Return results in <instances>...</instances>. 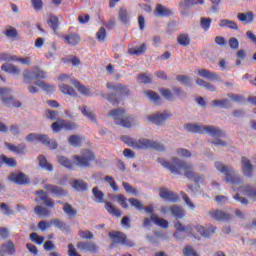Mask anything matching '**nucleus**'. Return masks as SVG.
Listing matches in <instances>:
<instances>
[{
	"instance_id": "423d86ee",
	"label": "nucleus",
	"mask_w": 256,
	"mask_h": 256,
	"mask_svg": "<svg viewBox=\"0 0 256 256\" xmlns=\"http://www.w3.org/2000/svg\"><path fill=\"white\" fill-rule=\"evenodd\" d=\"M106 87L107 89L115 91V93H111L107 97L108 101L113 105H117V103H119V97H127L129 95V88L127 86H123V84H113L108 82Z\"/></svg>"
},
{
	"instance_id": "0e129e2a",
	"label": "nucleus",
	"mask_w": 256,
	"mask_h": 256,
	"mask_svg": "<svg viewBox=\"0 0 256 256\" xmlns=\"http://www.w3.org/2000/svg\"><path fill=\"white\" fill-rule=\"evenodd\" d=\"M146 95L149 97L150 101H153V103H159L161 101V96L155 91L149 90L146 92Z\"/></svg>"
},
{
	"instance_id": "338daca9",
	"label": "nucleus",
	"mask_w": 256,
	"mask_h": 256,
	"mask_svg": "<svg viewBox=\"0 0 256 256\" xmlns=\"http://www.w3.org/2000/svg\"><path fill=\"white\" fill-rule=\"evenodd\" d=\"M14 62L21 63V65H31V57H18L14 55Z\"/></svg>"
},
{
	"instance_id": "aec40b11",
	"label": "nucleus",
	"mask_w": 256,
	"mask_h": 256,
	"mask_svg": "<svg viewBox=\"0 0 256 256\" xmlns=\"http://www.w3.org/2000/svg\"><path fill=\"white\" fill-rule=\"evenodd\" d=\"M170 117H171V114L167 112L157 113V114L148 116V121H150V123H154V125H163V123H165V121H167V119H169Z\"/></svg>"
},
{
	"instance_id": "c85d7f7f",
	"label": "nucleus",
	"mask_w": 256,
	"mask_h": 256,
	"mask_svg": "<svg viewBox=\"0 0 256 256\" xmlns=\"http://www.w3.org/2000/svg\"><path fill=\"white\" fill-rule=\"evenodd\" d=\"M198 75L204 79H210L211 81H219L220 79L217 73H213L207 69H198Z\"/></svg>"
},
{
	"instance_id": "20e7f679",
	"label": "nucleus",
	"mask_w": 256,
	"mask_h": 256,
	"mask_svg": "<svg viewBox=\"0 0 256 256\" xmlns=\"http://www.w3.org/2000/svg\"><path fill=\"white\" fill-rule=\"evenodd\" d=\"M215 168L220 173H223L225 175V181L226 183H231L232 185H241L243 183V180L239 175H237V172L233 169V167L223 164V162H215Z\"/></svg>"
},
{
	"instance_id": "603ef678",
	"label": "nucleus",
	"mask_w": 256,
	"mask_h": 256,
	"mask_svg": "<svg viewBox=\"0 0 256 256\" xmlns=\"http://www.w3.org/2000/svg\"><path fill=\"white\" fill-rule=\"evenodd\" d=\"M72 187L77 191H87V183L83 180H74L72 182Z\"/></svg>"
},
{
	"instance_id": "13d9d810",
	"label": "nucleus",
	"mask_w": 256,
	"mask_h": 256,
	"mask_svg": "<svg viewBox=\"0 0 256 256\" xmlns=\"http://www.w3.org/2000/svg\"><path fill=\"white\" fill-rule=\"evenodd\" d=\"M106 37H107V30H105V27H100L96 33V39L100 43H103L105 42Z\"/></svg>"
},
{
	"instance_id": "473e14b6",
	"label": "nucleus",
	"mask_w": 256,
	"mask_h": 256,
	"mask_svg": "<svg viewBox=\"0 0 256 256\" xmlns=\"http://www.w3.org/2000/svg\"><path fill=\"white\" fill-rule=\"evenodd\" d=\"M62 211H64L69 219H75V217H77V209L73 208V206L67 202L63 204Z\"/></svg>"
},
{
	"instance_id": "bb28decb",
	"label": "nucleus",
	"mask_w": 256,
	"mask_h": 256,
	"mask_svg": "<svg viewBox=\"0 0 256 256\" xmlns=\"http://www.w3.org/2000/svg\"><path fill=\"white\" fill-rule=\"evenodd\" d=\"M209 215L212 219H215V221H229L231 219V215L222 210L210 211Z\"/></svg>"
},
{
	"instance_id": "864d4df0",
	"label": "nucleus",
	"mask_w": 256,
	"mask_h": 256,
	"mask_svg": "<svg viewBox=\"0 0 256 256\" xmlns=\"http://www.w3.org/2000/svg\"><path fill=\"white\" fill-rule=\"evenodd\" d=\"M68 143L72 147H81L82 140H81V137L78 135H71L68 138Z\"/></svg>"
},
{
	"instance_id": "5fc2aeb1",
	"label": "nucleus",
	"mask_w": 256,
	"mask_h": 256,
	"mask_svg": "<svg viewBox=\"0 0 256 256\" xmlns=\"http://www.w3.org/2000/svg\"><path fill=\"white\" fill-rule=\"evenodd\" d=\"M34 213L39 217H49L50 215L49 210H47V208H44L43 206H36L34 208Z\"/></svg>"
},
{
	"instance_id": "a19ab883",
	"label": "nucleus",
	"mask_w": 256,
	"mask_h": 256,
	"mask_svg": "<svg viewBox=\"0 0 256 256\" xmlns=\"http://www.w3.org/2000/svg\"><path fill=\"white\" fill-rule=\"evenodd\" d=\"M118 18L124 25H127V23H129V10L121 7L118 13Z\"/></svg>"
},
{
	"instance_id": "412c9836",
	"label": "nucleus",
	"mask_w": 256,
	"mask_h": 256,
	"mask_svg": "<svg viewBox=\"0 0 256 256\" xmlns=\"http://www.w3.org/2000/svg\"><path fill=\"white\" fill-rule=\"evenodd\" d=\"M36 195H38L37 198H35L36 203H40V201H43L44 205L46 207H50V209H53L55 207V203H53V199L47 197V194L43 190L36 191Z\"/></svg>"
},
{
	"instance_id": "5701e85b",
	"label": "nucleus",
	"mask_w": 256,
	"mask_h": 256,
	"mask_svg": "<svg viewBox=\"0 0 256 256\" xmlns=\"http://www.w3.org/2000/svg\"><path fill=\"white\" fill-rule=\"evenodd\" d=\"M76 247L84 253H97V244L94 242H78Z\"/></svg>"
},
{
	"instance_id": "f704fd0d",
	"label": "nucleus",
	"mask_w": 256,
	"mask_h": 256,
	"mask_svg": "<svg viewBox=\"0 0 256 256\" xmlns=\"http://www.w3.org/2000/svg\"><path fill=\"white\" fill-rule=\"evenodd\" d=\"M59 89L61 91V93H63L64 95H70V97H77V91H75V89H73V87L67 85V84H60L59 85Z\"/></svg>"
},
{
	"instance_id": "49530a36",
	"label": "nucleus",
	"mask_w": 256,
	"mask_h": 256,
	"mask_svg": "<svg viewBox=\"0 0 256 256\" xmlns=\"http://www.w3.org/2000/svg\"><path fill=\"white\" fill-rule=\"evenodd\" d=\"M212 107H221L222 109H229L231 107V104L229 103L228 99L213 100Z\"/></svg>"
},
{
	"instance_id": "680f3d73",
	"label": "nucleus",
	"mask_w": 256,
	"mask_h": 256,
	"mask_svg": "<svg viewBox=\"0 0 256 256\" xmlns=\"http://www.w3.org/2000/svg\"><path fill=\"white\" fill-rule=\"evenodd\" d=\"M130 205H132V207H135V209H137V211H143V209H145V207H143V203H141V201H139L136 198H130L128 199Z\"/></svg>"
},
{
	"instance_id": "f8f14e48",
	"label": "nucleus",
	"mask_w": 256,
	"mask_h": 256,
	"mask_svg": "<svg viewBox=\"0 0 256 256\" xmlns=\"http://www.w3.org/2000/svg\"><path fill=\"white\" fill-rule=\"evenodd\" d=\"M151 221L154 225H157V227H161L162 229L169 228V221L163 218H159L157 214H151L150 219L145 218L143 221V227H151Z\"/></svg>"
},
{
	"instance_id": "2f4dec72",
	"label": "nucleus",
	"mask_w": 256,
	"mask_h": 256,
	"mask_svg": "<svg viewBox=\"0 0 256 256\" xmlns=\"http://www.w3.org/2000/svg\"><path fill=\"white\" fill-rule=\"evenodd\" d=\"M105 209L110 215H112V217L119 218L122 215L121 210L111 202H105Z\"/></svg>"
},
{
	"instance_id": "2eb2a0df",
	"label": "nucleus",
	"mask_w": 256,
	"mask_h": 256,
	"mask_svg": "<svg viewBox=\"0 0 256 256\" xmlns=\"http://www.w3.org/2000/svg\"><path fill=\"white\" fill-rule=\"evenodd\" d=\"M161 213H171V215L174 216L176 219H183V217H185L186 214L183 207L178 205L162 206Z\"/></svg>"
},
{
	"instance_id": "cd10ccee",
	"label": "nucleus",
	"mask_w": 256,
	"mask_h": 256,
	"mask_svg": "<svg viewBox=\"0 0 256 256\" xmlns=\"http://www.w3.org/2000/svg\"><path fill=\"white\" fill-rule=\"evenodd\" d=\"M155 15H156V17H171V15H173V11H171V9L163 6L162 4H157L156 10H155Z\"/></svg>"
},
{
	"instance_id": "6e6552de",
	"label": "nucleus",
	"mask_w": 256,
	"mask_h": 256,
	"mask_svg": "<svg viewBox=\"0 0 256 256\" xmlns=\"http://www.w3.org/2000/svg\"><path fill=\"white\" fill-rule=\"evenodd\" d=\"M108 237H110L111 241L115 243V245H125L126 247H135V243L131 240L127 239V235L120 231H112L108 233Z\"/></svg>"
},
{
	"instance_id": "052dcab7",
	"label": "nucleus",
	"mask_w": 256,
	"mask_h": 256,
	"mask_svg": "<svg viewBox=\"0 0 256 256\" xmlns=\"http://www.w3.org/2000/svg\"><path fill=\"white\" fill-rule=\"evenodd\" d=\"M176 81L181 83V85H185V87H189V85H191V78H189V76L186 75H177Z\"/></svg>"
},
{
	"instance_id": "393cba45",
	"label": "nucleus",
	"mask_w": 256,
	"mask_h": 256,
	"mask_svg": "<svg viewBox=\"0 0 256 256\" xmlns=\"http://www.w3.org/2000/svg\"><path fill=\"white\" fill-rule=\"evenodd\" d=\"M5 147H7L8 150L12 151V153H16V155H25V153H27V145L23 143L15 146L14 144L5 142Z\"/></svg>"
},
{
	"instance_id": "4d7b16f0",
	"label": "nucleus",
	"mask_w": 256,
	"mask_h": 256,
	"mask_svg": "<svg viewBox=\"0 0 256 256\" xmlns=\"http://www.w3.org/2000/svg\"><path fill=\"white\" fill-rule=\"evenodd\" d=\"M30 240L33 241V243H36V245H43L45 242V237L39 236V234L33 232L30 234Z\"/></svg>"
},
{
	"instance_id": "de8ad7c7",
	"label": "nucleus",
	"mask_w": 256,
	"mask_h": 256,
	"mask_svg": "<svg viewBox=\"0 0 256 256\" xmlns=\"http://www.w3.org/2000/svg\"><path fill=\"white\" fill-rule=\"evenodd\" d=\"M177 43H179L182 47H187L191 44V38H189L188 34H180L177 37Z\"/></svg>"
},
{
	"instance_id": "1a4fd4ad",
	"label": "nucleus",
	"mask_w": 256,
	"mask_h": 256,
	"mask_svg": "<svg viewBox=\"0 0 256 256\" xmlns=\"http://www.w3.org/2000/svg\"><path fill=\"white\" fill-rule=\"evenodd\" d=\"M26 141H39L40 143H43V145H46V147H49L50 149H57L58 147L57 141L50 140L49 137L45 134L30 133L27 135Z\"/></svg>"
},
{
	"instance_id": "a211bd4d",
	"label": "nucleus",
	"mask_w": 256,
	"mask_h": 256,
	"mask_svg": "<svg viewBox=\"0 0 256 256\" xmlns=\"http://www.w3.org/2000/svg\"><path fill=\"white\" fill-rule=\"evenodd\" d=\"M44 189L48 191V193H51L52 195H55V197H67V190L63 189V187L56 186L53 184H46L44 186Z\"/></svg>"
},
{
	"instance_id": "69168bd1",
	"label": "nucleus",
	"mask_w": 256,
	"mask_h": 256,
	"mask_svg": "<svg viewBox=\"0 0 256 256\" xmlns=\"http://www.w3.org/2000/svg\"><path fill=\"white\" fill-rule=\"evenodd\" d=\"M78 235L82 238V239H95V235L93 234V232L89 231V230H80L78 231Z\"/></svg>"
},
{
	"instance_id": "4be33fe9",
	"label": "nucleus",
	"mask_w": 256,
	"mask_h": 256,
	"mask_svg": "<svg viewBox=\"0 0 256 256\" xmlns=\"http://www.w3.org/2000/svg\"><path fill=\"white\" fill-rule=\"evenodd\" d=\"M160 197L161 199H164V201H169L170 203H177V201H179V195L166 188L160 189Z\"/></svg>"
},
{
	"instance_id": "8fccbe9b",
	"label": "nucleus",
	"mask_w": 256,
	"mask_h": 256,
	"mask_svg": "<svg viewBox=\"0 0 256 256\" xmlns=\"http://www.w3.org/2000/svg\"><path fill=\"white\" fill-rule=\"evenodd\" d=\"M35 85H37V87H41V89H43L47 93H54V91L56 89L55 86H53L51 84H47L43 81H38L35 83Z\"/></svg>"
},
{
	"instance_id": "bf43d9fd",
	"label": "nucleus",
	"mask_w": 256,
	"mask_h": 256,
	"mask_svg": "<svg viewBox=\"0 0 256 256\" xmlns=\"http://www.w3.org/2000/svg\"><path fill=\"white\" fill-rule=\"evenodd\" d=\"M203 5L205 3L204 0H182L180 2V7H189L190 5Z\"/></svg>"
},
{
	"instance_id": "c756f323",
	"label": "nucleus",
	"mask_w": 256,
	"mask_h": 256,
	"mask_svg": "<svg viewBox=\"0 0 256 256\" xmlns=\"http://www.w3.org/2000/svg\"><path fill=\"white\" fill-rule=\"evenodd\" d=\"M237 19L238 21H241V23L249 25V23H251L255 19V14H253L252 11H249L247 13H238Z\"/></svg>"
},
{
	"instance_id": "39448f33",
	"label": "nucleus",
	"mask_w": 256,
	"mask_h": 256,
	"mask_svg": "<svg viewBox=\"0 0 256 256\" xmlns=\"http://www.w3.org/2000/svg\"><path fill=\"white\" fill-rule=\"evenodd\" d=\"M108 117H112L116 125H120L121 127H126L127 129H129L134 122V119L131 116L125 115V109H121V108L110 110L108 113Z\"/></svg>"
},
{
	"instance_id": "4468645a",
	"label": "nucleus",
	"mask_w": 256,
	"mask_h": 256,
	"mask_svg": "<svg viewBox=\"0 0 256 256\" xmlns=\"http://www.w3.org/2000/svg\"><path fill=\"white\" fill-rule=\"evenodd\" d=\"M23 77L26 83H29V81H33V79H47V72L36 67L32 71L26 70L23 73Z\"/></svg>"
},
{
	"instance_id": "9d476101",
	"label": "nucleus",
	"mask_w": 256,
	"mask_h": 256,
	"mask_svg": "<svg viewBox=\"0 0 256 256\" xmlns=\"http://www.w3.org/2000/svg\"><path fill=\"white\" fill-rule=\"evenodd\" d=\"M172 91L173 92L169 89L161 88L159 93L166 99V101H175V97H185V95H187L181 87H172Z\"/></svg>"
},
{
	"instance_id": "f03ea898",
	"label": "nucleus",
	"mask_w": 256,
	"mask_h": 256,
	"mask_svg": "<svg viewBox=\"0 0 256 256\" xmlns=\"http://www.w3.org/2000/svg\"><path fill=\"white\" fill-rule=\"evenodd\" d=\"M121 141L128 145V147H133V149H155V151H165V146L154 140L145 138L135 140L129 136H121Z\"/></svg>"
},
{
	"instance_id": "09e8293b",
	"label": "nucleus",
	"mask_w": 256,
	"mask_h": 256,
	"mask_svg": "<svg viewBox=\"0 0 256 256\" xmlns=\"http://www.w3.org/2000/svg\"><path fill=\"white\" fill-rule=\"evenodd\" d=\"M82 115H84V117H87V119H89L90 121H96L97 116L95 115V113H93V111H91L90 109L87 108V106H83L80 109Z\"/></svg>"
},
{
	"instance_id": "c9c22d12",
	"label": "nucleus",
	"mask_w": 256,
	"mask_h": 256,
	"mask_svg": "<svg viewBox=\"0 0 256 256\" xmlns=\"http://www.w3.org/2000/svg\"><path fill=\"white\" fill-rule=\"evenodd\" d=\"M92 194L96 203H105V194L99 190V187H94L92 189Z\"/></svg>"
},
{
	"instance_id": "0eeeda50",
	"label": "nucleus",
	"mask_w": 256,
	"mask_h": 256,
	"mask_svg": "<svg viewBox=\"0 0 256 256\" xmlns=\"http://www.w3.org/2000/svg\"><path fill=\"white\" fill-rule=\"evenodd\" d=\"M72 161L77 167L87 169L91 167V162L95 161V153L89 149H84L81 151V155H74Z\"/></svg>"
},
{
	"instance_id": "e2e57ef3",
	"label": "nucleus",
	"mask_w": 256,
	"mask_h": 256,
	"mask_svg": "<svg viewBox=\"0 0 256 256\" xmlns=\"http://www.w3.org/2000/svg\"><path fill=\"white\" fill-rule=\"evenodd\" d=\"M212 22L213 20L211 18L202 17L200 19V26L204 29V31H209Z\"/></svg>"
},
{
	"instance_id": "9b49d317",
	"label": "nucleus",
	"mask_w": 256,
	"mask_h": 256,
	"mask_svg": "<svg viewBox=\"0 0 256 256\" xmlns=\"http://www.w3.org/2000/svg\"><path fill=\"white\" fill-rule=\"evenodd\" d=\"M51 127L54 133H59L61 129H64V131H75V129H77L79 125L75 122L59 120L57 122L52 123Z\"/></svg>"
},
{
	"instance_id": "6ab92c4d",
	"label": "nucleus",
	"mask_w": 256,
	"mask_h": 256,
	"mask_svg": "<svg viewBox=\"0 0 256 256\" xmlns=\"http://www.w3.org/2000/svg\"><path fill=\"white\" fill-rule=\"evenodd\" d=\"M242 163V173L245 177H253V171H255V166L251 164V160L247 159V157L243 156L241 158Z\"/></svg>"
},
{
	"instance_id": "6e6d98bb",
	"label": "nucleus",
	"mask_w": 256,
	"mask_h": 256,
	"mask_svg": "<svg viewBox=\"0 0 256 256\" xmlns=\"http://www.w3.org/2000/svg\"><path fill=\"white\" fill-rule=\"evenodd\" d=\"M51 225H54V227H56L57 229H61L62 231H67V229H69V227L67 226V224H65V222L59 220V219H53L50 221Z\"/></svg>"
},
{
	"instance_id": "3c124183",
	"label": "nucleus",
	"mask_w": 256,
	"mask_h": 256,
	"mask_svg": "<svg viewBox=\"0 0 256 256\" xmlns=\"http://www.w3.org/2000/svg\"><path fill=\"white\" fill-rule=\"evenodd\" d=\"M47 24L51 29L57 31L59 29V18L57 16L50 15L49 19L47 20Z\"/></svg>"
},
{
	"instance_id": "e433bc0d",
	"label": "nucleus",
	"mask_w": 256,
	"mask_h": 256,
	"mask_svg": "<svg viewBox=\"0 0 256 256\" xmlns=\"http://www.w3.org/2000/svg\"><path fill=\"white\" fill-rule=\"evenodd\" d=\"M219 27H227L228 29H234V31H237V29H239V25H237V22L228 19L220 20Z\"/></svg>"
},
{
	"instance_id": "a878e982",
	"label": "nucleus",
	"mask_w": 256,
	"mask_h": 256,
	"mask_svg": "<svg viewBox=\"0 0 256 256\" xmlns=\"http://www.w3.org/2000/svg\"><path fill=\"white\" fill-rule=\"evenodd\" d=\"M62 39L66 45H70L71 47H75L81 42V36H79V34H68L62 36Z\"/></svg>"
},
{
	"instance_id": "dca6fc26",
	"label": "nucleus",
	"mask_w": 256,
	"mask_h": 256,
	"mask_svg": "<svg viewBox=\"0 0 256 256\" xmlns=\"http://www.w3.org/2000/svg\"><path fill=\"white\" fill-rule=\"evenodd\" d=\"M8 180L12 181L16 185H29V177L23 172L11 173Z\"/></svg>"
},
{
	"instance_id": "a18cd8bd",
	"label": "nucleus",
	"mask_w": 256,
	"mask_h": 256,
	"mask_svg": "<svg viewBox=\"0 0 256 256\" xmlns=\"http://www.w3.org/2000/svg\"><path fill=\"white\" fill-rule=\"evenodd\" d=\"M238 190L242 191L247 197H253L254 199L256 197V190H253V187L251 186H240Z\"/></svg>"
},
{
	"instance_id": "f3484780",
	"label": "nucleus",
	"mask_w": 256,
	"mask_h": 256,
	"mask_svg": "<svg viewBox=\"0 0 256 256\" xmlns=\"http://www.w3.org/2000/svg\"><path fill=\"white\" fill-rule=\"evenodd\" d=\"M174 227L176 229V232L174 233V237L175 239H177V241H181V239H183V236L181 235V233H185L186 231L188 233H192L193 231V226H183V224L179 221H176L174 223Z\"/></svg>"
},
{
	"instance_id": "58836bf2",
	"label": "nucleus",
	"mask_w": 256,
	"mask_h": 256,
	"mask_svg": "<svg viewBox=\"0 0 256 256\" xmlns=\"http://www.w3.org/2000/svg\"><path fill=\"white\" fill-rule=\"evenodd\" d=\"M147 51V45L142 44L139 47H132L130 49H128V53L129 55H143V53H145Z\"/></svg>"
},
{
	"instance_id": "774afa93",
	"label": "nucleus",
	"mask_w": 256,
	"mask_h": 256,
	"mask_svg": "<svg viewBox=\"0 0 256 256\" xmlns=\"http://www.w3.org/2000/svg\"><path fill=\"white\" fill-rule=\"evenodd\" d=\"M183 255L184 256H199V254H197V252L191 246L184 247Z\"/></svg>"
},
{
	"instance_id": "f257e3e1",
	"label": "nucleus",
	"mask_w": 256,
	"mask_h": 256,
	"mask_svg": "<svg viewBox=\"0 0 256 256\" xmlns=\"http://www.w3.org/2000/svg\"><path fill=\"white\" fill-rule=\"evenodd\" d=\"M157 161L162 167H165L166 169H169L171 173H174V175H184L187 179H192L195 183V188L193 186H188V189H190L192 193H197V191L201 189L200 185L205 183V178L195 173L193 165L189 162L181 161L177 158H173L171 162L165 161L163 158H158Z\"/></svg>"
},
{
	"instance_id": "37998d69",
	"label": "nucleus",
	"mask_w": 256,
	"mask_h": 256,
	"mask_svg": "<svg viewBox=\"0 0 256 256\" xmlns=\"http://www.w3.org/2000/svg\"><path fill=\"white\" fill-rule=\"evenodd\" d=\"M72 84L78 89L79 93H81L82 95H87V96L91 95V90L86 86L81 85L79 81L72 80Z\"/></svg>"
},
{
	"instance_id": "b1692460",
	"label": "nucleus",
	"mask_w": 256,
	"mask_h": 256,
	"mask_svg": "<svg viewBox=\"0 0 256 256\" xmlns=\"http://www.w3.org/2000/svg\"><path fill=\"white\" fill-rule=\"evenodd\" d=\"M194 229L199 233V235H201V237H210L215 233V231H217V227L213 225H209L207 228L197 225L194 226Z\"/></svg>"
},
{
	"instance_id": "79ce46f5",
	"label": "nucleus",
	"mask_w": 256,
	"mask_h": 256,
	"mask_svg": "<svg viewBox=\"0 0 256 256\" xmlns=\"http://www.w3.org/2000/svg\"><path fill=\"white\" fill-rule=\"evenodd\" d=\"M38 161L42 169H45L46 171H53L52 164L47 161V158H45V156L43 155L38 156Z\"/></svg>"
},
{
	"instance_id": "7c9ffc66",
	"label": "nucleus",
	"mask_w": 256,
	"mask_h": 256,
	"mask_svg": "<svg viewBox=\"0 0 256 256\" xmlns=\"http://www.w3.org/2000/svg\"><path fill=\"white\" fill-rule=\"evenodd\" d=\"M1 70L5 71V73H10L11 75H20L21 74V69H19V67H17L15 64L4 63L1 66Z\"/></svg>"
},
{
	"instance_id": "c03bdc74",
	"label": "nucleus",
	"mask_w": 256,
	"mask_h": 256,
	"mask_svg": "<svg viewBox=\"0 0 256 256\" xmlns=\"http://www.w3.org/2000/svg\"><path fill=\"white\" fill-rule=\"evenodd\" d=\"M58 163H60V165H62L63 167H66V169H73L75 167V163L65 156H59Z\"/></svg>"
},
{
	"instance_id": "ea45409f",
	"label": "nucleus",
	"mask_w": 256,
	"mask_h": 256,
	"mask_svg": "<svg viewBox=\"0 0 256 256\" xmlns=\"http://www.w3.org/2000/svg\"><path fill=\"white\" fill-rule=\"evenodd\" d=\"M196 83L200 86V87H204V89H206L207 91H210L212 93H215V91H217V88L215 87V85L203 80V79H197Z\"/></svg>"
},
{
	"instance_id": "7ed1b4c3",
	"label": "nucleus",
	"mask_w": 256,
	"mask_h": 256,
	"mask_svg": "<svg viewBox=\"0 0 256 256\" xmlns=\"http://www.w3.org/2000/svg\"><path fill=\"white\" fill-rule=\"evenodd\" d=\"M184 127L189 133H198L199 135L207 133V135H210V137L215 138L225 137V132L223 130L211 125L203 126L199 124H186Z\"/></svg>"
},
{
	"instance_id": "72a5a7b5",
	"label": "nucleus",
	"mask_w": 256,
	"mask_h": 256,
	"mask_svg": "<svg viewBox=\"0 0 256 256\" xmlns=\"http://www.w3.org/2000/svg\"><path fill=\"white\" fill-rule=\"evenodd\" d=\"M4 165H7V167H17V161H15L14 158H9L5 156L4 154L0 155V169Z\"/></svg>"
},
{
	"instance_id": "4c0bfd02",
	"label": "nucleus",
	"mask_w": 256,
	"mask_h": 256,
	"mask_svg": "<svg viewBox=\"0 0 256 256\" xmlns=\"http://www.w3.org/2000/svg\"><path fill=\"white\" fill-rule=\"evenodd\" d=\"M1 249L4 251V253H8V255H15V243L13 241L9 240L5 244H2Z\"/></svg>"
},
{
	"instance_id": "ddd939ff",
	"label": "nucleus",
	"mask_w": 256,
	"mask_h": 256,
	"mask_svg": "<svg viewBox=\"0 0 256 256\" xmlns=\"http://www.w3.org/2000/svg\"><path fill=\"white\" fill-rule=\"evenodd\" d=\"M11 93L10 88H0V97L2 98V103L4 107H21V102L16 101L13 96L5 97V95H9Z\"/></svg>"
}]
</instances>
